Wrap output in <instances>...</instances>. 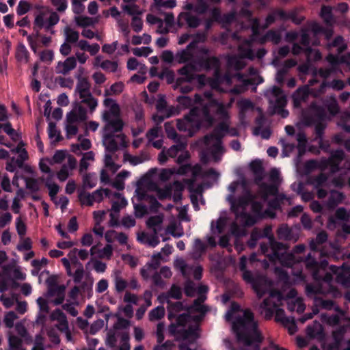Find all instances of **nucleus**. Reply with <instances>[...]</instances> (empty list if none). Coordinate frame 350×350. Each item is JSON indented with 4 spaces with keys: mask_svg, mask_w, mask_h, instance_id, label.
Wrapping results in <instances>:
<instances>
[{
    "mask_svg": "<svg viewBox=\"0 0 350 350\" xmlns=\"http://www.w3.org/2000/svg\"><path fill=\"white\" fill-rule=\"evenodd\" d=\"M199 326L196 321L187 314H182L177 318L176 323L169 327L170 332L177 340H196L198 338Z\"/></svg>",
    "mask_w": 350,
    "mask_h": 350,
    "instance_id": "obj_11",
    "label": "nucleus"
},
{
    "mask_svg": "<svg viewBox=\"0 0 350 350\" xmlns=\"http://www.w3.org/2000/svg\"><path fill=\"white\" fill-rule=\"evenodd\" d=\"M247 259L243 256L240 259L239 268L242 271V278L247 283L252 285L257 296L260 298L269 295L259 306V312L266 319H270L275 314L276 321L281 322L284 325L289 323V319L286 318L283 309L280 308L283 296L282 293L273 289V282L263 275H254L251 271L246 269Z\"/></svg>",
    "mask_w": 350,
    "mask_h": 350,
    "instance_id": "obj_2",
    "label": "nucleus"
},
{
    "mask_svg": "<svg viewBox=\"0 0 350 350\" xmlns=\"http://www.w3.org/2000/svg\"><path fill=\"white\" fill-rule=\"evenodd\" d=\"M265 95L269 100L270 107L273 109V113L280 114L283 118L288 116V111L283 109L286 105V96L280 88L273 86L267 90Z\"/></svg>",
    "mask_w": 350,
    "mask_h": 350,
    "instance_id": "obj_17",
    "label": "nucleus"
},
{
    "mask_svg": "<svg viewBox=\"0 0 350 350\" xmlns=\"http://www.w3.org/2000/svg\"><path fill=\"white\" fill-rule=\"evenodd\" d=\"M91 147V142L88 139L79 138V142L72 144L71 150L77 155L82 154V150H87Z\"/></svg>",
    "mask_w": 350,
    "mask_h": 350,
    "instance_id": "obj_54",
    "label": "nucleus"
},
{
    "mask_svg": "<svg viewBox=\"0 0 350 350\" xmlns=\"http://www.w3.org/2000/svg\"><path fill=\"white\" fill-rule=\"evenodd\" d=\"M46 283L48 286L47 296L49 297H55L52 302L56 306L62 304L65 297V286L57 285L56 279L52 276L46 280Z\"/></svg>",
    "mask_w": 350,
    "mask_h": 350,
    "instance_id": "obj_23",
    "label": "nucleus"
},
{
    "mask_svg": "<svg viewBox=\"0 0 350 350\" xmlns=\"http://www.w3.org/2000/svg\"><path fill=\"white\" fill-rule=\"evenodd\" d=\"M267 238V242L260 243L261 254L266 256L271 262H279L284 267H291V274L295 276V282H299L305 280V275L302 271L297 269L299 263L296 262L295 256L291 253H287L286 245L275 240L272 233L271 226H266L263 229L255 228L251 232L247 245L250 248H254L258 240Z\"/></svg>",
    "mask_w": 350,
    "mask_h": 350,
    "instance_id": "obj_4",
    "label": "nucleus"
},
{
    "mask_svg": "<svg viewBox=\"0 0 350 350\" xmlns=\"http://www.w3.org/2000/svg\"><path fill=\"white\" fill-rule=\"evenodd\" d=\"M122 9L124 12L133 17L134 16H139L142 14V11L136 3L133 4H122Z\"/></svg>",
    "mask_w": 350,
    "mask_h": 350,
    "instance_id": "obj_64",
    "label": "nucleus"
},
{
    "mask_svg": "<svg viewBox=\"0 0 350 350\" xmlns=\"http://www.w3.org/2000/svg\"><path fill=\"white\" fill-rule=\"evenodd\" d=\"M61 260L66 269V273L68 274V275L72 278L73 282L75 284H80L83 278L85 273L83 265L81 263L73 264L77 267V269L75 271V272H72L69 259L66 258H62Z\"/></svg>",
    "mask_w": 350,
    "mask_h": 350,
    "instance_id": "obj_27",
    "label": "nucleus"
},
{
    "mask_svg": "<svg viewBox=\"0 0 350 350\" xmlns=\"http://www.w3.org/2000/svg\"><path fill=\"white\" fill-rule=\"evenodd\" d=\"M220 67L221 62L217 57H208L204 61H193L185 64L178 70L180 77L176 80L174 90L183 94L189 93L193 89L191 83L195 80L194 72L215 70V79L211 81V87L212 89L223 91L220 88V83L225 82L229 84L231 79L228 75L221 76Z\"/></svg>",
    "mask_w": 350,
    "mask_h": 350,
    "instance_id": "obj_8",
    "label": "nucleus"
},
{
    "mask_svg": "<svg viewBox=\"0 0 350 350\" xmlns=\"http://www.w3.org/2000/svg\"><path fill=\"white\" fill-rule=\"evenodd\" d=\"M297 291L295 289H291L288 293V297L291 298L287 302L288 309L290 311H296L298 313L303 312L306 309V305L303 302L301 298H295Z\"/></svg>",
    "mask_w": 350,
    "mask_h": 350,
    "instance_id": "obj_34",
    "label": "nucleus"
},
{
    "mask_svg": "<svg viewBox=\"0 0 350 350\" xmlns=\"http://www.w3.org/2000/svg\"><path fill=\"white\" fill-rule=\"evenodd\" d=\"M345 198V196L342 192L336 190L331 191L328 199L323 204L325 208L329 211L334 210L338 204L342 202Z\"/></svg>",
    "mask_w": 350,
    "mask_h": 350,
    "instance_id": "obj_38",
    "label": "nucleus"
},
{
    "mask_svg": "<svg viewBox=\"0 0 350 350\" xmlns=\"http://www.w3.org/2000/svg\"><path fill=\"white\" fill-rule=\"evenodd\" d=\"M306 267L308 269L312 271L314 279L319 280L321 277L319 275L317 269L319 264L314 258H312L310 254H308L305 260Z\"/></svg>",
    "mask_w": 350,
    "mask_h": 350,
    "instance_id": "obj_56",
    "label": "nucleus"
},
{
    "mask_svg": "<svg viewBox=\"0 0 350 350\" xmlns=\"http://www.w3.org/2000/svg\"><path fill=\"white\" fill-rule=\"evenodd\" d=\"M147 185L150 191L156 193L157 196L161 200L170 199L173 194V200L175 202H178L181 199L182 191L184 188L182 183L177 180L165 185L163 188L152 182L148 183Z\"/></svg>",
    "mask_w": 350,
    "mask_h": 350,
    "instance_id": "obj_14",
    "label": "nucleus"
},
{
    "mask_svg": "<svg viewBox=\"0 0 350 350\" xmlns=\"http://www.w3.org/2000/svg\"><path fill=\"white\" fill-rule=\"evenodd\" d=\"M89 252L85 249L78 250L77 248H74L68 254L69 257V260H70L72 264H78L80 263L77 258V255H78L79 258L82 260H86L89 256Z\"/></svg>",
    "mask_w": 350,
    "mask_h": 350,
    "instance_id": "obj_52",
    "label": "nucleus"
},
{
    "mask_svg": "<svg viewBox=\"0 0 350 350\" xmlns=\"http://www.w3.org/2000/svg\"><path fill=\"white\" fill-rule=\"evenodd\" d=\"M75 92L79 96L81 103L86 104L93 111L98 105V101L90 92V84L84 77H79L75 88Z\"/></svg>",
    "mask_w": 350,
    "mask_h": 350,
    "instance_id": "obj_19",
    "label": "nucleus"
},
{
    "mask_svg": "<svg viewBox=\"0 0 350 350\" xmlns=\"http://www.w3.org/2000/svg\"><path fill=\"white\" fill-rule=\"evenodd\" d=\"M206 247V245L200 239H196L193 245V257L198 258L205 252Z\"/></svg>",
    "mask_w": 350,
    "mask_h": 350,
    "instance_id": "obj_60",
    "label": "nucleus"
},
{
    "mask_svg": "<svg viewBox=\"0 0 350 350\" xmlns=\"http://www.w3.org/2000/svg\"><path fill=\"white\" fill-rule=\"evenodd\" d=\"M210 15L212 21L220 22L226 28H227L228 25H232L233 21L235 20L237 17L234 11L221 16L220 10L217 8L210 10Z\"/></svg>",
    "mask_w": 350,
    "mask_h": 350,
    "instance_id": "obj_28",
    "label": "nucleus"
},
{
    "mask_svg": "<svg viewBox=\"0 0 350 350\" xmlns=\"http://www.w3.org/2000/svg\"><path fill=\"white\" fill-rule=\"evenodd\" d=\"M74 21L77 26L81 27L93 26L97 21L96 19H94L93 18L83 15L75 16L74 18Z\"/></svg>",
    "mask_w": 350,
    "mask_h": 350,
    "instance_id": "obj_59",
    "label": "nucleus"
},
{
    "mask_svg": "<svg viewBox=\"0 0 350 350\" xmlns=\"http://www.w3.org/2000/svg\"><path fill=\"white\" fill-rule=\"evenodd\" d=\"M165 131L168 138L174 140V142H179L181 140V137L178 136L172 122H165L164 124Z\"/></svg>",
    "mask_w": 350,
    "mask_h": 350,
    "instance_id": "obj_63",
    "label": "nucleus"
},
{
    "mask_svg": "<svg viewBox=\"0 0 350 350\" xmlns=\"http://www.w3.org/2000/svg\"><path fill=\"white\" fill-rule=\"evenodd\" d=\"M163 217L162 215L150 217L146 221L147 226L158 234L162 230Z\"/></svg>",
    "mask_w": 350,
    "mask_h": 350,
    "instance_id": "obj_51",
    "label": "nucleus"
},
{
    "mask_svg": "<svg viewBox=\"0 0 350 350\" xmlns=\"http://www.w3.org/2000/svg\"><path fill=\"white\" fill-rule=\"evenodd\" d=\"M313 78L308 81V85L299 88L293 94V100L294 106L299 107L302 102H304L308 98L309 94H312L314 97V92H318V89L310 88L309 86H313L318 80L316 79L317 74L323 79L327 78L329 75L328 70L319 69V70H314L312 72Z\"/></svg>",
    "mask_w": 350,
    "mask_h": 350,
    "instance_id": "obj_15",
    "label": "nucleus"
},
{
    "mask_svg": "<svg viewBox=\"0 0 350 350\" xmlns=\"http://www.w3.org/2000/svg\"><path fill=\"white\" fill-rule=\"evenodd\" d=\"M97 176L94 173L85 174L83 177V186L84 188L92 189L96 185Z\"/></svg>",
    "mask_w": 350,
    "mask_h": 350,
    "instance_id": "obj_62",
    "label": "nucleus"
},
{
    "mask_svg": "<svg viewBox=\"0 0 350 350\" xmlns=\"http://www.w3.org/2000/svg\"><path fill=\"white\" fill-rule=\"evenodd\" d=\"M114 284L115 291L120 293L123 292L129 286V282L123 277L122 270L115 269L111 275Z\"/></svg>",
    "mask_w": 350,
    "mask_h": 350,
    "instance_id": "obj_36",
    "label": "nucleus"
},
{
    "mask_svg": "<svg viewBox=\"0 0 350 350\" xmlns=\"http://www.w3.org/2000/svg\"><path fill=\"white\" fill-rule=\"evenodd\" d=\"M177 144L172 146L168 149H163L158 155V160L161 164H164L168 157L174 158L179 154L181 150L187 148V144L186 142L180 140L176 142Z\"/></svg>",
    "mask_w": 350,
    "mask_h": 350,
    "instance_id": "obj_25",
    "label": "nucleus"
},
{
    "mask_svg": "<svg viewBox=\"0 0 350 350\" xmlns=\"http://www.w3.org/2000/svg\"><path fill=\"white\" fill-rule=\"evenodd\" d=\"M161 259L162 256L161 253L158 252L155 254H153L152 256L151 260L141 269L142 276L146 280L150 278L152 273H153L154 271H157L161 264Z\"/></svg>",
    "mask_w": 350,
    "mask_h": 350,
    "instance_id": "obj_29",
    "label": "nucleus"
},
{
    "mask_svg": "<svg viewBox=\"0 0 350 350\" xmlns=\"http://www.w3.org/2000/svg\"><path fill=\"white\" fill-rule=\"evenodd\" d=\"M251 170L254 175V183L258 185V188L262 183V180L265 177V172L260 161H254L250 164Z\"/></svg>",
    "mask_w": 350,
    "mask_h": 350,
    "instance_id": "obj_50",
    "label": "nucleus"
},
{
    "mask_svg": "<svg viewBox=\"0 0 350 350\" xmlns=\"http://www.w3.org/2000/svg\"><path fill=\"white\" fill-rule=\"evenodd\" d=\"M105 189H96L90 193L84 190L79 192V199L82 205L92 206L95 202H100L103 198Z\"/></svg>",
    "mask_w": 350,
    "mask_h": 350,
    "instance_id": "obj_26",
    "label": "nucleus"
},
{
    "mask_svg": "<svg viewBox=\"0 0 350 350\" xmlns=\"http://www.w3.org/2000/svg\"><path fill=\"white\" fill-rule=\"evenodd\" d=\"M174 266L177 269H178L181 272L182 275L184 277H189V269H192V267H191V266H189L184 259L181 258L176 259L174 261Z\"/></svg>",
    "mask_w": 350,
    "mask_h": 350,
    "instance_id": "obj_61",
    "label": "nucleus"
},
{
    "mask_svg": "<svg viewBox=\"0 0 350 350\" xmlns=\"http://www.w3.org/2000/svg\"><path fill=\"white\" fill-rule=\"evenodd\" d=\"M282 39L281 33L277 30H269L260 39L262 43L271 41L275 44H278Z\"/></svg>",
    "mask_w": 350,
    "mask_h": 350,
    "instance_id": "obj_57",
    "label": "nucleus"
},
{
    "mask_svg": "<svg viewBox=\"0 0 350 350\" xmlns=\"http://www.w3.org/2000/svg\"><path fill=\"white\" fill-rule=\"evenodd\" d=\"M226 321H231L232 329L236 334L237 341L243 346L241 349L232 348L231 341L225 338L224 345L231 350H260L262 338L258 329L257 321L254 314L249 310H242L239 304L232 303L226 314Z\"/></svg>",
    "mask_w": 350,
    "mask_h": 350,
    "instance_id": "obj_3",
    "label": "nucleus"
},
{
    "mask_svg": "<svg viewBox=\"0 0 350 350\" xmlns=\"http://www.w3.org/2000/svg\"><path fill=\"white\" fill-rule=\"evenodd\" d=\"M240 184L244 188L246 187L245 180L231 183L228 187L230 193L226 197L227 201L230 204L231 210L235 214L237 221L241 224L239 226L237 222H233L230 226V232L236 237L244 235L245 227L252 226L256 223V216L262 215V208L261 203L255 200L256 195L252 194L250 191H247L244 196L237 200L234 199V194Z\"/></svg>",
    "mask_w": 350,
    "mask_h": 350,
    "instance_id": "obj_6",
    "label": "nucleus"
},
{
    "mask_svg": "<svg viewBox=\"0 0 350 350\" xmlns=\"http://www.w3.org/2000/svg\"><path fill=\"white\" fill-rule=\"evenodd\" d=\"M227 212L224 211H221L217 220L215 221L213 220L211 223V232L216 234L221 233L224 231L226 225L227 224Z\"/></svg>",
    "mask_w": 350,
    "mask_h": 350,
    "instance_id": "obj_45",
    "label": "nucleus"
},
{
    "mask_svg": "<svg viewBox=\"0 0 350 350\" xmlns=\"http://www.w3.org/2000/svg\"><path fill=\"white\" fill-rule=\"evenodd\" d=\"M87 118V111L79 104H76L73 109L67 114V121L77 122L83 121Z\"/></svg>",
    "mask_w": 350,
    "mask_h": 350,
    "instance_id": "obj_40",
    "label": "nucleus"
},
{
    "mask_svg": "<svg viewBox=\"0 0 350 350\" xmlns=\"http://www.w3.org/2000/svg\"><path fill=\"white\" fill-rule=\"evenodd\" d=\"M77 67V60L74 56H70L64 61L57 62L55 66V72L66 75Z\"/></svg>",
    "mask_w": 350,
    "mask_h": 350,
    "instance_id": "obj_35",
    "label": "nucleus"
},
{
    "mask_svg": "<svg viewBox=\"0 0 350 350\" xmlns=\"http://www.w3.org/2000/svg\"><path fill=\"white\" fill-rule=\"evenodd\" d=\"M64 31L65 40L72 44H77L79 38V33L70 27H66Z\"/></svg>",
    "mask_w": 350,
    "mask_h": 350,
    "instance_id": "obj_58",
    "label": "nucleus"
},
{
    "mask_svg": "<svg viewBox=\"0 0 350 350\" xmlns=\"http://www.w3.org/2000/svg\"><path fill=\"white\" fill-rule=\"evenodd\" d=\"M94 161V153L92 151H88L83 154V157L79 163V172L83 174L87 171L89 166Z\"/></svg>",
    "mask_w": 350,
    "mask_h": 350,
    "instance_id": "obj_53",
    "label": "nucleus"
},
{
    "mask_svg": "<svg viewBox=\"0 0 350 350\" xmlns=\"http://www.w3.org/2000/svg\"><path fill=\"white\" fill-rule=\"evenodd\" d=\"M330 162V160H326L325 158L320 160L311 159L307 161L304 164V172L308 174L316 169H319L321 171L325 170L328 168Z\"/></svg>",
    "mask_w": 350,
    "mask_h": 350,
    "instance_id": "obj_39",
    "label": "nucleus"
},
{
    "mask_svg": "<svg viewBox=\"0 0 350 350\" xmlns=\"http://www.w3.org/2000/svg\"><path fill=\"white\" fill-rule=\"evenodd\" d=\"M306 334L311 338L322 339L324 337L323 326L317 321H314L311 325L307 327Z\"/></svg>",
    "mask_w": 350,
    "mask_h": 350,
    "instance_id": "obj_48",
    "label": "nucleus"
},
{
    "mask_svg": "<svg viewBox=\"0 0 350 350\" xmlns=\"http://www.w3.org/2000/svg\"><path fill=\"white\" fill-rule=\"evenodd\" d=\"M345 158V152L342 150H336L331 152V157L326 160H330L328 168L331 174H334L340 172L339 165Z\"/></svg>",
    "mask_w": 350,
    "mask_h": 350,
    "instance_id": "obj_37",
    "label": "nucleus"
},
{
    "mask_svg": "<svg viewBox=\"0 0 350 350\" xmlns=\"http://www.w3.org/2000/svg\"><path fill=\"white\" fill-rule=\"evenodd\" d=\"M106 109L101 116L104 126L102 129V142L105 148L104 166L112 174H115L120 165L115 161L111 154L120 147H125L126 142L125 135L122 133L123 122L120 118L119 105L115 100L107 98L104 100Z\"/></svg>",
    "mask_w": 350,
    "mask_h": 350,
    "instance_id": "obj_1",
    "label": "nucleus"
},
{
    "mask_svg": "<svg viewBox=\"0 0 350 350\" xmlns=\"http://www.w3.org/2000/svg\"><path fill=\"white\" fill-rule=\"evenodd\" d=\"M211 113L217 116L220 122L215 128L213 133L206 135L203 139L200 141L202 145L204 146V150L201 154V160L206 163L208 161L207 156H211L215 161H219L223 154L224 148L221 145L222 138L229 135L232 137L239 135L238 130L232 127L230 128V120L227 108L221 103L217 102L216 100H211Z\"/></svg>",
    "mask_w": 350,
    "mask_h": 350,
    "instance_id": "obj_7",
    "label": "nucleus"
},
{
    "mask_svg": "<svg viewBox=\"0 0 350 350\" xmlns=\"http://www.w3.org/2000/svg\"><path fill=\"white\" fill-rule=\"evenodd\" d=\"M77 160L74 157L68 155L67 163L62 166L60 170L57 174V178L62 182L65 181L72 174V170L77 166Z\"/></svg>",
    "mask_w": 350,
    "mask_h": 350,
    "instance_id": "obj_32",
    "label": "nucleus"
},
{
    "mask_svg": "<svg viewBox=\"0 0 350 350\" xmlns=\"http://www.w3.org/2000/svg\"><path fill=\"white\" fill-rule=\"evenodd\" d=\"M250 2L249 1H243V8H241L240 12L237 14L236 19L233 21L232 24L239 25L241 29H245L246 26L240 22L241 18H245L250 22V26L252 29V35L249 39H245L242 41L240 40V37L237 33H233L231 35L232 39L238 44V51L239 56L237 55H226V59L227 61V66L228 69H234L239 70L243 68L246 62L245 58L253 59L255 57L260 59L263 57L267 51L265 49L261 48L258 49L256 53L252 49V44L255 38L260 33V23L259 20L256 18H252V13L249 10Z\"/></svg>",
    "mask_w": 350,
    "mask_h": 350,
    "instance_id": "obj_5",
    "label": "nucleus"
},
{
    "mask_svg": "<svg viewBox=\"0 0 350 350\" xmlns=\"http://www.w3.org/2000/svg\"><path fill=\"white\" fill-rule=\"evenodd\" d=\"M176 6V0H154L152 10L158 14H164V10L172 9Z\"/></svg>",
    "mask_w": 350,
    "mask_h": 350,
    "instance_id": "obj_43",
    "label": "nucleus"
},
{
    "mask_svg": "<svg viewBox=\"0 0 350 350\" xmlns=\"http://www.w3.org/2000/svg\"><path fill=\"white\" fill-rule=\"evenodd\" d=\"M14 327L18 336L15 335L12 331L8 332V350H25L23 347V341L27 344H31L33 342V339L25 327V321L22 320L17 322Z\"/></svg>",
    "mask_w": 350,
    "mask_h": 350,
    "instance_id": "obj_16",
    "label": "nucleus"
},
{
    "mask_svg": "<svg viewBox=\"0 0 350 350\" xmlns=\"http://www.w3.org/2000/svg\"><path fill=\"white\" fill-rule=\"evenodd\" d=\"M239 109V118L242 124L245 123L246 114L254 111V104L248 99H241L237 102Z\"/></svg>",
    "mask_w": 350,
    "mask_h": 350,
    "instance_id": "obj_46",
    "label": "nucleus"
},
{
    "mask_svg": "<svg viewBox=\"0 0 350 350\" xmlns=\"http://www.w3.org/2000/svg\"><path fill=\"white\" fill-rule=\"evenodd\" d=\"M59 14L52 9L42 7L35 14L34 27L38 29H44L51 35L55 33L54 27L59 23Z\"/></svg>",
    "mask_w": 350,
    "mask_h": 350,
    "instance_id": "obj_13",
    "label": "nucleus"
},
{
    "mask_svg": "<svg viewBox=\"0 0 350 350\" xmlns=\"http://www.w3.org/2000/svg\"><path fill=\"white\" fill-rule=\"evenodd\" d=\"M250 77L244 75L241 73H237L234 76L230 75L229 73L225 74L224 76L228 75L230 77V83H221L220 85H230L234 81H236L239 84L229 90L232 94H241L245 92L250 85H258L263 82V79L258 75L257 69L254 68H250L248 70Z\"/></svg>",
    "mask_w": 350,
    "mask_h": 350,
    "instance_id": "obj_12",
    "label": "nucleus"
},
{
    "mask_svg": "<svg viewBox=\"0 0 350 350\" xmlns=\"http://www.w3.org/2000/svg\"><path fill=\"white\" fill-rule=\"evenodd\" d=\"M191 172L192 178L195 180L198 177H212L214 179H217L219 176V174L216 172L213 168H210L204 172L202 171V167L200 164H196L191 165L190 164L182 165L176 173L178 174L184 175Z\"/></svg>",
    "mask_w": 350,
    "mask_h": 350,
    "instance_id": "obj_20",
    "label": "nucleus"
},
{
    "mask_svg": "<svg viewBox=\"0 0 350 350\" xmlns=\"http://www.w3.org/2000/svg\"><path fill=\"white\" fill-rule=\"evenodd\" d=\"M275 196V198L271 200H269L268 202V208L267 210H264V203L265 202V201L263 200V199L260 197L262 201L261 202H258V201H256L257 202H260L261 203L262 206V215L260 216H256V221L260 219V218H262V217H271V218H273L275 215V214L273 212V210H276L278 208H279L280 207V203L281 202H282L284 200H286L288 202L289 204H291V197H287L285 194H283V193H276V195L274 196ZM267 201V200H266V202Z\"/></svg>",
    "mask_w": 350,
    "mask_h": 350,
    "instance_id": "obj_21",
    "label": "nucleus"
},
{
    "mask_svg": "<svg viewBox=\"0 0 350 350\" xmlns=\"http://www.w3.org/2000/svg\"><path fill=\"white\" fill-rule=\"evenodd\" d=\"M137 239L141 243L151 247H155L160 242L158 234H156L154 232L152 234H148L144 232L138 233Z\"/></svg>",
    "mask_w": 350,
    "mask_h": 350,
    "instance_id": "obj_44",
    "label": "nucleus"
},
{
    "mask_svg": "<svg viewBox=\"0 0 350 350\" xmlns=\"http://www.w3.org/2000/svg\"><path fill=\"white\" fill-rule=\"evenodd\" d=\"M271 184L262 183L260 185L256 196L261 197L264 201L268 200L269 196H275L278 193V185L280 183V174L278 170L273 168L269 174Z\"/></svg>",
    "mask_w": 350,
    "mask_h": 350,
    "instance_id": "obj_18",
    "label": "nucleus"
},
{
    "mask_svg": "<svg viewBox=\"0 0 350 350\" xmlns=\"http://www.w3.org/2000/svg\"><path fill=\"white\" fill-rule=\"evenodd\" d=\"M277 234L280 239L296 242L299 239L297 232L290 228L286 224H282L277 230Z\"/></svg>",
    "mask_w": 350,
    "mask_h": 350,
    "instance_id": "obj_41",
    "label": "nucleus"
},
{
    "mask_svg": "<svg viewBox=\"0 0 350 350\" xmlns=\"http://www.w3.org/2000/svg\"><path fill=\"white\" fill-rule=\"evenodd\" d=\"M210 100H215L213 98V94L211 91L204 92L203 96H201L198 94H195L194 100L189 96H180L176 98L179 106L184 109L191 107L193 103H200V106L198 107H201L204 104L207 103Z\"/></svg>",
    "mask_w": 350,
    "mask_h": 350,
    "instance_id": "obj_22",
    "label": "nucleus"
},
{
    "mask_svg": "<svg viewBox=\"0 0 350 350\" xmlns=\"http://www.w3.org/2000/svg\"><path fill=\"white\" fill-rule=\"evenodd\" d=\"M200 23V18L188 12H183L177 17V25L179 27L185 25L191 28H196Z\"/></svg>",
    "mask_w": 350,
    "mask_h": 350,
    "instance_id": "obj_30",
    "label": "nucleus"
},
{
    "mask_svg": "<svg viewBox=\"0 0 350 350\" xmlns=\"http://www.w3.org/2000/svg\"><path fill=\"white\" fill-rule=\"evenodd\" d=\"M211 100L201 107H193L183 119L177 120V129L184 132L187 136H193L201 126H210L215 122V117L211 113Z\"/></svg>",
    "mask_w": 350,
    "mask_h": 350,
    "instance_id": "obj_10",
    "label": "nucleus"
},
{
    "mask_svg": "<svg viewBox=\"0 0 350 350\" xmlns=\"http://www.w3.org/2000/svg\"><path fill=\"white\" fill-rule=\"evenodd\" d=\"M135 193L139 201L150 200V202H151L150 208L152 211H157L161 205L154 196H150L145 193L139 186L135 189Z\"/></svg>",
    "mask_w": 350,
    "mask_h": 350,
    "instance_id": "obj_49",
    "label": "nucleus"
},
{
    "mask_svg": "<svg viewBox=\"0 0 350 350\" xmlns=\"http://www.w3.org/2000/svg\"><path fill=\"white\" fill-rule=\"evenodd\" d=\"M207 291L208 287L205 285H200L196 289V292L198 294V297L193 301V304L192 306L193 310H198L202 313L206 312V307L202 304L206 299V293Z\"/></svg>",
    "mask_w": 350,
    "mask_h": 350,
    "instance_id": "obj_42",
    "label": "nucleus"
},
{
    "mask_svg": "<svg viewBox=\"0 0 350 350\" xmlns=\"http://www.w3.org/2000/svg\"><path fill=\"white\" fill-rule=\"evenodd\" d=\"M327 87L336 90H341L345 88V83L343 81L340 79H334L329 83L323 81L318 89V92H314V96H319L324 94Z\"/></svg>",
    "mask_w": 350,
    "mask_h": 350,
    "instance_id": "obj_47",
    "label": "nucleus"
},
{
    "mask_svg": "<svg viewBox=\"0 0 350 350\" xmlns=\"http://www.w3.org/2000/svg\"><path fill=\"white\" fill-rule=\"evenodd\" d=\"M339 107L334 95H329L319 102L312 103L308 109L310 117H305L308 124H315L316 138L323 139L325 124L323 122L338 113Z\"/></svg>",
    "mask_w": 350,
    "mask_h": 350,
    "instance_id": "obj_9",
    "label": "nucleus"
},
{
    "mask_svg": "<svg viewBox=\"0 0 350 350\" xmlns=\"http://www.w3.org/2000/svg\"><path fill=\"white\" fill-rule=\"evenodd\" d=\"M350 329V323L348 325H342L338 329L333 332V338L334 342H333V345L336 347H339L341 342L343 340V336L345 333Z\"/></svg>",
    "mask_w": 350,
    "mask_h": 350,
    "instance_id": "obj_55",
    "label": "nucleus"
},
{
    "mask_svg": "<svg viewBox=\"0 0 350 350\" xmlns=\"http://www.w3.org/2000/svg\"><path fill=\"white\" fill-rule=\"evenodd\" d=\"M197 45V41H193L189 43L185 49L179 50L176 53V64H188L193 61H204L206 58H197L193 59V49H196Z\"/></svg>",
    "mask_w": 350,
    "mask_h": 350,
    "instance_id": "obj_24",
    "label": "nucleus"
},
{
    "mask_svg": "<svg viewBox=\"0 0 350 350\" xmlns=\"http://www.w3.org/2000/svg\"><path fill=\"white\" fill-rule=\"evenodd\" d=\"M105 195L111 202V209L116 207L118 208L117 211H120L121 209L126 207L128 202L126 198L118 192H113L108 189H105Z\"/></svg>",
    "mask_w": 350,
    "mask_h": 350,
    "instance_id": "obj_31",
    "label": "nucleus"
},
{
    "mask_svg": "<svg viewBox=\"0 0 350 350\" xmlns=\"http://www.w3.org/2000/svg\"><path fill=\"white\" fill-rule=\"evenodd\" d=\"M327 176L323 173H321L311 179V184L317 190V197L320 199L324 198L327 196V191L323 187L327 185Z\"/></svg>",
    "mask_w": 350,
    "mask_h": 350,
    "instance_id": "obj_33",
    "label": "nucleus"
}]
</instances>
